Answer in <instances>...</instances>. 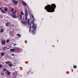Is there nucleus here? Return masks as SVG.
I'll list each match as a JSON object with an SVG mask.
<instances>
[{
    "mask_svg": "<svg viewBox=\"0 0 78 78\" xmlns=\"http://www.w3.org/2000/svg\"><path fill=\"white\" fill-rule=\"evenodd\" d=\"M56 8V5L55 4H51L48 5L44 7V9H46L47 12H52L55 11V9Z\"/></svg>",
    "mask_w": 78,
    "mask_h": 78,
    "instance_id": "obj_1",
    "label": "nucleus"
},
{
    "mask_svg": "<svg viewBox=\"0 0 78 78\" xmlns=\"http://www.w3.org/2000/svg\"><path fill=\"white\" fill-rule=\"evenodd\" d=\"M28 11L27 9H26L25 11V20H28Z\"/></svg>",
    "mask_w": 78,
    "mask_h": 78,
    "instance_id": "obj_2",
    "label": "nucleus"
},
{
    "mask_svg": "<svg viewBox=\"0 0 78 78\" xmlns=\"http://www.w3.org/2000/svg\"><path fill=\"white\" fill-rule=\"evenodd\" d=\"M31 23H32V24H33V25H32V28L34 29L33 30L34 31V30H36V28H37V26H36V25L34 24V23L33 22H32Z\"/></svg>",
    "mask_w": 78,
    "mask_h": 78,
    "instance_id": "obj_3",
    "label": "nucleus"
},
{
    "mask_svg": "<svg viewBox=\"0 0 78 78\" xmlns=\"http://www.w3.org/2000/svg\"><path fill=\"white\" fill-rule=\"evenodd\" d=\"M11 11L13 14H16V10H14V9H12L11 10Z\"/></svg>",
    "mask_w": 78,
    "mask_h": 78,
    "instance_id": "obj_4",
    "label": "nucleus"
},
{
    "mask_svg": "<svg viewBox=\"0 0 78 78\" xmlns=\"http://www.w3.org/2000/svg\"><path fill=\"white\" fill-rule=\"evenodd\" d=\"M1 44L2 45H5L6 44V41L5 40L1 41Z\"/></svg>",
    "mask_w": 78,
    "mask_h": 78,
    "instance_id": "obj_5",
    "label": "nucleus"
},
{
    "mask_svg": "<svg viewBox=\"0 0 78 78\" xmlns=\"http://www.w3.org/2000/svg\"><path fill=\"white\" fill-rule=\"evenodd\" d=\"M12 1L13 2V3L14 4H17V3H18V2L17 1H16L15 0H12Z\"/></svg>",
    "mask_w": 78,
    "mask_h": 78,
    "instance_id": "obj_6",
    "label": "nucleus"
},
{
    "mask_svg": "<svg viewBox=\"0 0 78 78\" xmlns=\"http://www.w3.org/2000/svg\"><path fill=\"white\" fill-rule=\"evenodd\" d=\"M6 73H7V75H8V76H9V75H10V74H11V72H9V71H6Z\"/></svg>",
    "mask_w": 78,
    "mask_h": 78,
    "instance_id": "obj_7",
    "label": "nucleus"
},
{
    "mask_svg": "<svg viewBox=\"0 0 78 78\" xmlns=\"http://www.w3.org/2000/svg\"><path fill=\"white\" fill-rule=\"evenodd\" d=\"M15 48H13V49H10V51L11 52H13V51H15Z\"/></svg>",
    "mask_w": 78,
    "mask_h": 78,
    "instance_id": "obj_8",
    "label": "nucleus"
},
{
    "mask_svg": "<svg viewBox=\"0 0 78 78\" xmlns=\"http://www.w3.org/2000/svg\"><path fill=\"white\" fill-rule=\"evenodd\" d=\"M5 63H6V64H8V65H9L10 64H11V62H5Z\"/></svg>",
    "mask_w": 78,
    "mask_h": 78,
    "instance_id": "obj_9",
    "label": "nucleus"
},
{
    "mask_svg": "<svg viewBox=\"0 0 78 78\" xmlns=\"http://www.w3.org/2000/svg\"><path fill=\"white\" fill-rule=\"evenodd\" d=\"M31 16H32V17L33 19V20L32 22H33L34 21V16H33V15H31Z\"/></svg>",
    "mask_w": 78,
    "mask_h": 78,
    "instance_id": "obj_10",
    "label": "nucleus"
},
{
    "mask_svg": "<svg viewBox=\"0 0 78 78\" xmlns=\"http://www.w3.org/2000/svg\"><path fill=\"white\" fill-rule=\"evenodd\" d=\"M22 3L24 6H27V3H26L25 2H23Z\"/></svg>",
    "mask_w": 78,
    "mask_h": 78,
    "instance_id": "obj_11",
    "label": "nucleus"
},
{
    "mask_svg": "<svg viewBox=\"0 0 78 78\" xmlns=\"http://www.w3.org/2000/svg\"><path fill=\"white\" fill-rule=\"evenodd\" d=\"M31 32H32V33L34 35V34H35L36 32H35V31H34H34L33 30L31 31Z\"/></svg>",
    "mask_w": 78,
    "mask_h": 78,
    "instance_id": "obj_12",
    "label": "nucleus"
},
{
    "mask_svg": "<svg viewBox=\"0 0 78 78\" xmlns=\"http://www.w3.org/2000/svg\"><path fill=\"white\" fill-rule=\"evenodd\" d=\"M12 17L13 18H16V16L14 14L12 15Z\"/></svg>",
    "mask_w": 78,
    "mask_h": 78,
    "instance_id": "obj_13",
    "label": "nucleus"
},
{
    "mask_svg": "<svg viewBox=\"0 0 78 78\" xmlns=\"http://www.w3.org/2000/svg\"><path fill=\"white\" fill-rule=\"evenodd\" d=\"M1 55V56H4V55H5V53L2 52Z\"/></svg>",
    "mask_w": 78,
    "mask_h": 78,
    "instance_id": "obj_14",
    "label": "nucleus"
},
{
    "mask_svg": "<svg viewBox=\"0 0 78 78\" xmlns=\"http://www.w3.org/2000/svg\"><path fill=\"white\" fill-rule=\"evenodd\" d=\"M16 49L17 51H20V50H21V49L18 48H17Z\"/></svg>",
    "mask_w": 78,
    "mask_h": 78,
    "instance_id": "obj_15",
    "label": "nucleus"
},
{
    "mask_svg": "<svg viewBox=\"0 0 78 78\" xmlns=\"http://www.w3.org/2000/svg\"><path fill=\"white\" fill-rule=\"evenodd\" d=\"M4 10L5 11H8V8H7V7H5V8L4 9Z\"/></svg>",
    "mask_w": 78,
    "mask_h": 78,
    "instance_id": "obj_16",
    "label": "nucleus"
},
{
    "mask_svg": "<svg viewBox=\"0 0 78 78\" xmlns=\"http://www.w3.org/2000/svg\"><path fill=\"white\" fill-rule=\"evenodd\" d=\"M22 23H23V24H24V25H26V24H27V22H25L24 21L23 22H22Z\"/></svg>",
    "mask_w": 78,
    "mask_h": 78,
    "instance_id": "obj_17",
    "label": "nucleus"
},
{
    "mask_svg": "<svg viewBox=\"0 0 78 78\" xmlns=\"http://www.w3.org/2000/svg\"><path fill=\"white\" fill-rule=\"evenodd\" d=\"M9 22H7L5 24L6 27H8V25H9Z\"/></svg>",
    "mask_w": 78,
    "mask_h": 78,
    "instance_id": "obj_18",
    "label": "nucleus"
},
{
    "mask_svg": "<svg viewBox=\"0 0 78 78\" xmlns=\"http://www.w3.org/2000/svg\"><path fill=\"white\" fill-rule=\"evenodd\" d=\"M31 25H30L29 27V32H30V31H31Z\"/></svg>",
    "mask_w": 78,
    "mask_h": 78,
    "instance_id": "obj_19",
    "label": "nucleus"
},
{
    "mask_svg": "<svg viewBox=\"0 0 78 78\" xmlns=\"http://www.w3.org/2000/svg\"><path fill=\"white\" fill-rule=\"evenodd\" d=\"M17 35L19 37H21V35H20L19 34H17Z\"/></svg>",
    "mask_w": 78,
    "mask_h": 78,
    "instance_id": "obj_20",
    "label": "nucleus"
},
{
    "mask_svg": "<svg viewBox=\"0 0 78 78\" xmlns=\"http://www.w3.org/2000/svg\"><path fill=\"white\" fill-rule=\"evenodd\" d=\"M20 14L22 16H23V15H24V13H23V12H22V11L21 12Z\"/></svg>",
    "mask_w": 78,
    "mask_h": 78,
    "instance_id": "obj_21",
    "label": "nucleus"
},
{
    "mask_svg": "<svg viewBox=\"0 0 78 78\" xmlns=\"http://www.w3.org/2000/svg\"><path fill=\"white\" fill-rule=\"evenodd\" d=\"M27 22L29 25H30V19H28L27 20Z\"/></svg>",
    "mask_w": 78,
    "mask_h": 78,
    "instance_id": "obj_22",
    "label": "nucleus"
},
{
    "mask_svg": "<svg viewBox=\"0 0 78 78\" xmlns=\"http://www.w3.org/2000/svg\"><path fill=\"white\" fill-rule=\"evenodd\" d=\"M4 31V30L3 29H1V33H3Z\"/></svg>",
    "mask_w": 78,
    "mask_h": 78,
    "instance_id": "obj_23",
    "label": "nucleus"
},
{
    "mask_svg": "<svg viewBox=\"0 0 78 78\" xmlns=\"http://www.w3.org/2000/svg\"><path fill=\"white\" fill-rule=\"evenodd\" d=\"M73 67L74 69H76V65H73Z\"/></svg>",
    "mask_w": 78,
    "mask_h": 78,
    "instance_id": "obj_24",
    "label": "nucleus"
},
{
    "mask_svg": "<svg viewBox=\"0 0 78 78\" xmlns=\"http://www.w3.org/2000/svg\"><path fill=\"white\" fill-rule=\"evenodd\" d=\"M1 75L3 76V75H5V73H2L1 74Z\"/></svg>",
    "mask_w": 78,
    "mask_h": 78,
    "instance_id": "obj_25",
    "label": "nucleus"
},
{
    "mask_svg": "<svg viewBox=\"0 0 78 78\" xmlns=\"http://www.w3.org/2000/svg\"><path fill=\"white\" fill-rule=\"evenodd\" d=\"M6 47H7V46H5V47H4V48H3V50H6V49H5V48H6Z\"/></svg>",
    "mask_w": 78,
    "mask_h": 78,
    "instance_id": "obj_26",
    "label": "nucleus"
},
{
    "mask_svg": "<svg viewBox=\"0 0 78 78\" xmlns=\"http://www.w3.org/2000/svg\"><path fill=\"white\" fill-rule=\"evenodd\" d=\"M2 12H3V13H4V14H6V12H5L3 10H2Z\"/></svg>",
    "mask_w": 78,
    "mask_h": 78,
    "instance_id": "obj_27",
    "label": "nucleus"
},
{
    "mask_svg": "<svg viewBox=\"0 0 78 78\" xmlns=\"http://www.w3.org/2000/svg\"><path fill=\"white\" fill-rule=\"evenodd\" d=\"M9 66H10V67H12V64H11V63L10 64H9Z\"/></svg>",
    "mask_w": 78,
    "mask_h": 78,
    "instance_id": "obj_28",
    "label": "nucleus"
},
{
    "mask_svg": "<svg viewBox=\"0 0 78 78\" xmlns=\"http://www.w3.org/2000/svg\"><path fill=\"white\" fill-rule=\"evenodd\" d=\"M9 42V40H7L6 41V43H8V42Z\"/></svg>",
    "mask_w": 78,
    "mask_h": 78,
    "instance_id": "obj_29",
    "label": "nucleus"
},
{
    "mask_svg": "<svg viewBox=\"0 0 78 78\" xmlns=\"http://www.w3.org/2000/svg\"><path fill=\"white\" fill-rule=\"evenodd\" d=\"M22 15H20V19H22Z\"/></svg>",
    "mask_w": 78,
    "mask_h": 78,
    "instance_id": "obj_30",
    "label": "nucleus"
},
{
    "mask_svg": "<svg viewBox=\"0 0 78 78\" xmlns=\"http://www.w3.org/2000/svg\"><path fill=\"white\" fill-rule=\"evenodd\" d=\"M3 71H6V69H3Z\"/></svg>",
    "mask_w": 78,
    "mask_h": 78,
    "instance_id": "obj_31",
    "label": "nucleus"
},
{
    "mask_svg": "<svg viewBox=\"0 0 78 78\" xmlns=\"http://www.w3.org/2000/svg\"><path fill=\"white\" fill-rule=\"evenodd\" d=\"M2 67V65H0V69Z\"/></svg>",
    "mask_w": 78,
    "mask_h": 78,
    "instance_id": "obj_32",
    "label": "nucleus"
},
{
    "mask_svg": "<svg viewBox=\"0 0 78 78\" xmlns=\"http://www.w3.org/2000/svg\"><path fill=\"white\" fill-rule=\"evenodd\" d=\"M11 55V56H14V54H12Z\"/></svg>",
    "mask_w": 78,
    "mask_h": 78,
    "instance_id": "obj_33",
    "label": "nucleus"
},
{
    "mask_svg": "<svg viewBox=\"0 0 78 78\" xmlns=\"http://www.w3.org/2000/svg\"><path fill=\"white\" fill-rule=\"evenodd\" d=\"M17 45V44H14V46H15V45Z\"/></svg>",
    "mask_w": 78,
    "mask_h": 78,
    "instance_id": "obj_34",
    "label": "nucleus"
},
{
    "mask_svg": "<svg viewBox=\"0 0 78 78\" xmlns=\"http://www.w3.org/2000/svg\"><path fill=\"white\" fill-rule=\"evenodd\" d=\"M10 49V48H6V50H7V49Z\"/></svg>",
    "mask_w": 78,
    "mask_h": 78,
    "instance_id": "obj_35",
    "label": "nucleus"
},
{
    "mask_svg": "<svg viewBox=\"0 0 78 78\" xmlns=\"http://www.w3.org/2000/svg\"><path fill=\"white\" fill-rule=\"evenodd\" d=\"M2 8L1 7L0 8V10H1V11H2Z\"/></svg>",
    "mask_w": 78,
    "mask_h": 78,
    "instance_id": "obj_36",
    "label": "nucleus"
},
{
    "mask_svg": "<svg viewBox=\"0 0 78 78\" xmlns=\"http://www.w3.org/2000/svg\"><path fill=\"white\" fill-rule=\"evenodd\" d=\"M23 17V20H24V17Z\"/></svg>",
    "mask_w": 78,
    "mask_h": 78,
    "instance_id": "obj_37",
    "label": "nucleus"
},
{
    "mask_svg": "<svg viewBox=\"0 0 78 78\" xmlns=\"http://www.w3.org/2000/svg\"><path fill=\"white\" fill-rule=\"evenodd\" d=\"M15 47V48H16V47Z\"/></svg>",
    "mask_w": 78,
    "mask_h": 78,
    "instance_id": "obj_38",
    "label": "nucleus"
},
{
    "mask_svg": "<svg viewBox=\"0 0 78 78\" xmlns=\"http://www.w3.org/2000/svg\"><path fill=\"white\" fill-rule=\"evenodd\" d=\"M20 52H21V51H20Z\"/></svg>",
    "mask_w": 78,
    "mask_h": 78,
    "instance_id": "obj_39",
    "label": "nucleus"
},
{
    "mask_svg": "<svg viewBox=\"0 0 78 78\" xmlns=\"http://www.w3.org/2000/svg\"><path fill=\"white\" fill-rule=\"evenodd\" d=\"M12 44H13V43H12Z\"/></svg>",
    "mask_w": 78,
    "mask_h": 78,
    "instance_id": "obj_40",
    "label": "nucleus"
}]
</instances>
